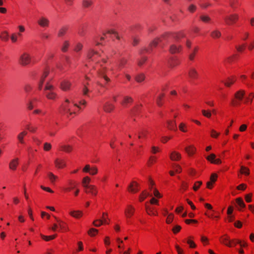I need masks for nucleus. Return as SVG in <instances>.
<instances>
[{"label":"nucleus","instance_id":"32","mask_svg":"<svg viewBox=\"0 0 254 254\" xmlns=\"http://www.w3.org/2000/svg\"><path fill=\"white\" fill-rule=\"evenodd\" d=\"M133 99L129 96H125L123 100L121 102V104L124 106H127V104L131 103Z\"/></svg>","mask_w":254,"mask_h":254},{"label":"nucleus","instance_id":"40","mask_svg":"<svg viewBox=\"0 0 254 254\" xmlns=\"http://www.w3.org/2000/svg\"><path fill=\"white\" fill-rule=\"evenodd\" d=\"M135 79L137 82L140 83L145 79V75L143 73H140L137 75Z\"/></svg>","mask_w":254,"mask_h":254},{"label":"nucleus","instance_id":"6","mask_svg":"<svg viewBox=\"0 0 254 254\" xmlns=\"http://www.w3.org/2000/svg\"><path fill=\"white\" fill-rule=\"evenodd\" d=\"M135 209V208L131 204L127 205L125 209V215L127 219H129L133 216Z\"/></svg>","mask_w":254,"mask_h":254},{"label":"nucleus","instance_id":"26","mask_svg":"<svg viewBox=\"0 0 254 254\" xmlns=\"http://www.w3.org/2000/svg\"><path fill=\"white\" fill-rule=\"evenodd\" d=\"M165 97V94L164 93L160 94L158 95L155 99V102L156 104L158 106H161L163 105V99Z\"/></svg>","mask_w":254,"mask_h":254},{"label":"nucleus","instance_id":"35","mask_svg":"<svg viewBox=\"0 0 254 254\" xmlns=\"http://www.w3.org/2000/svg\"><path fill=\"white\" fill-rule=\"evenodd\" d=\"M240 172L242 174H244L246 176H248L250 174L249 169L246 167L244 166H242L241 167V169H240Z\"/></svg>","mask_w":254,"mask_h":254},{"label":"nucleus","instance_id":"47","mask_svg":"<svg viewBox=\"0 0 254 254\" xmlns=\"http://www.w3.org/2000/svg\"><path fill=\"white\" fill-rule=\"evenodd\" d=\"M146 211L147 214L149 215H156V213L154 211V209L153 208L146 206Z\"/></svg>","mask_w":254,"mask_h":254},{"label":"nucleus","instance_id":"64","mask_svg":"<svg viewBox=\"0 0 254 254\" xmlns=\"http://www.w3.org/2000/svg\"><path fill=\"white\" fill-rule=\"evenodd\" d=\"M219 134H220V133L217 132L216 131H215L214 129H212L211 131L210 135L212 137L217 138L219 135Z\"/></svg>","mask_w":254,"mask_h":254},{"label":"nucleus","instance_id":"53","mask_svg":"<svg viewBox=\"0 0 254 254\" xmlns=\"http://www.w3.org/2000/svg\"><path fill=\"white\" fill-rule=\"evenodd\" d=\"M69 46V43L68 41H65L64 42L63 44V46L62 47V51L64 52H65L67 51L68 47Z\"/></svg>","mask_w":254,"mask_h":254},{"label":"nucleus","instance_id":"58","mask_svg":"<svg viewBox=\"0 0 254 254\" xmlns=\"http://www.w3.org/2000/svg\"><path fill=\"white\" fill-rule=\"evenodd\" d=\"M0 38L3 40L7 41L8 39V34L6 31H4L2 33Z\"/></svg>","mask_w":254,"mask_h":254},{"label":"nucleus","instance_id":"16","mask_svg":"<svg viewBox=\"0 0 254 254\" xmlns=\"http://www.w3.org/2000/svg\"><path fill=\"white\" fill-rule=\"evenodd\" d=\"M76 185V183L75 181L72 180H69L67 181V187L64 188V190L65 192H69L75 188Z\"/></svg>","mask_w":254,"mask_h":254},{"label":"nucleus","instance_id":"21","mask_svg":"<svg viewBox=\"0 0 254 254\" xmlns=\"http://www.w3.org/2000/svg\"><path fill=\"white\" fill-rule=\"evenodd\" d=\"M72 146L69 144H62L60 146V150L66 153H70L72 151Z\"/></svg>","mask_w":254,"mask_h":254},{"label":"nucleus","instance_id":"48","mask_svg":"<svg viewBox=\"0 0 254 254\" xmlns=\"http://www.w3.org/2000/svg\"><path fill=\"white\" fill-rule=\"evenodd\" d=\"M190 238H193V237H190V238L187 240V243H188V244L189 245L190 247V248H195L196 246L195 244L194 243V242L193 241H191V240H190Z\"/></svg>","mask_w":254,"mask_h":254},{"label":"nucleus","instance_id":"3","mask_svg":"<svg viewBox=\"0 0 254 254\" xmlns=\"http://www.w3.org/2000/svg\"><path fill=\"white\" fill-rule=\"evenodd\" d=\"M54 87L49 82H47L44 90L45 94L48 99L54 100L56 98L57 95L54 92Z\"/></svg>","mask_w":254,"mask_h":254},{"label":"nucleus","instance_id":"50","mask_svg":"<svg viewBox=\"0 0 254 254\" xmlns=\"http://www.w3.org/2000/svg\"><path fill=\"white\" fill-rule=\"evenodd\" d=\"M93 224L94 226L98 227L103 225V222L101 219H97L93 221Z\"/></svg>","mask_w":254,"mask_h":254},{"label":"nucleus","instance_id":"8","mask_svg":"<svg viewBox=\"0 0 254 254\" xmlns=\"http://www.w3.org/2000/svg\"><path fill=\"white\" fill-rule=\"evenodd\" d=\"M182 49V46L179 43L176 42L171 44L170 46L169 51L171 54L179 53Z\"/></svg>","mask_w":254,"mask_h":254},{"label":"nucleus","instance_id":"46","mask_svg":"<svg viewBox=\"0 0 254 254\" xmlns=\"http://www.w3.org/2000/svg\"><path fill=\"white\" fill-rule=\"evenodd\" d=\"M98 232V230L97 229H95V228H91L88 231V234L90 236L93 237V236H95L97 234Z\"/></svg>","mask_w":254,"mask_h":254},{"label":"nucleus","instance_id":"22","mask_svg":"<svg viewBox=\"0 0 254 254\" xmlns=\"http://www.w3.org/2000/svg\"><path fill=\"white\" fill-rule=\"evenodd\" d=\"M185 151L189 156H191L195 153L196 148L193 145H190L185 148Z\"/></svg>","mask_w":254,"mask_h":254},{"label":"nucleus","instance_id":"31","mask_svg":"<svg viewBox=\"0 0 254 254\" xmlns=\"http://www.w3.org/2000/svg\"><path fill=\"white\" fill-rule=\"evenodd\" d=\"M91 179L88 176L84 177L82 181V185L84 188H87L90 186L89 183H90Z\"/></svg>","mask_w":254,"mask_h":254},{"label":"nucleus","instance_id":"55","mask_svg":"<svg viewBox=\"0 0 254 254\" xmlns=\"http://www.w3.org/2000/svg\"><path fill=\"white\" fill-rule=\"evenodd\" d=\"M173 167L176 173H180L182 172V168L180 165L174 164Z\"/></svg>","mask_w":254,"mask_h":254},{"label":"nucleus","instance_id":"13","mask_svg":"<svg viewBox=\"0 0 254 254\" xmlns=\"http://www.w3.org/2000/svg\"><path fill=\"white\" fill-rule=\"evenodd\" d=\"M85 192L93 196H96L98 193V189L95 186L90 185V186L85 188Z\"/></svg>","mask_w":254,"mask_h":254},{"label":"nucleus","instance_id":"34","mask_svg":"<svg viewBox=\"0 0 254 254\" xmlns=\"http://www.w3.org/2000/svg\"><path fill=\"white\" fill-rule=\"evenodd\" d=\"M27 134V131H23L22 132H21V133H20L18 134L17 138H18V140L19 141V142L23 144L24 143V140H23V138Z\"/></svg>","mask_w":254,"mask_h":254},{"label":"nucleus","instance_id":"19","mask_svg":"<svg viewBox=\"0 0 254 254\" xmlns=\"http://www.w3.org/2000/svg\"><path fill=\"white\" fill-rule=\"evenodd\" d=\"M167 128L172 130L176 131L177 130V125L175 120H168L167 122Z\"/></svg>","mask_w":254,"mask_h":254},{"label":"nucleus","instance_id":"45","mask_svg":"<svg viewBox=\"0 0 254 254\" xmlns=\"http://www.w3.org/2000/svg\"><path fill=\"white\" fill-rule=\"evenodd\" d=\"M179 129L183 132H187V127L185 124L184 123H181L180 125L179 126Z\"/></svg>","mask_w":254,"mask_h":254},{"label":"nucleus","instance_id":"12","mask_svg":"<svg viewBox=\"0 0 254 254\" xmlns=\"http://www.w3.org/2000/svg\"><path fill=\"white\" fill-rule=\"evenodd\" d=\"M230 240V237L227 234H224L219 238V241L221 244L229 248L231 247Z\"/></svg>","mask_w":254,"mask_h":254},{"label":"nucleus","instance_id":"23","mask_svg":"<svg viewBox=\"0 0 254 254\" xmlns=\"http://www.w3.org/2000/svg\"><path fill=\"white\" fill-rule=\"evenodd\" d=\"M18 164V159L15 158L10 162L9 164V168L10 170L15 171L16 169Z\"/></svg>","mask_w":254,"mask_h":254},{"label":"nucleus","instance_id":"11","mask_svg":"<svg viewBox=\"0 0 254 254\" xmlns=\"http://www.w3.org/2000/svg\"><path fill=\"white\" fill-rule=\"evenodd\" d=\"M100 66L101 68L97 71L99 76L103 78L107 82H110V79L105 75V72L107 71V68L103 66L102 64H101Z\"/></svg>","mask_w":254,"mask_h":254},{"label":"nucleus","instance_id":"38","mask_svg":"<svg viewBox=\"0 0 254 254\" xmlns=\"http://www.w3.org/2000/svg\"><path fill=\"white\" fill-rule=\"evenodd\" d=\"M211 36L213 38H218L221 35V32L218 30H215L211 32Z\"/></svg>","mask_w":254,"mask_h":254},{"label":"nucleus","instance_id":"49","mask_svg":"<svg viewBox=\"0 0 254 254\" xmlns=\"http://www.w3.org/2000/svg\"><path fill=\"white\" fill-rule=\"evenodd\" d=\"M105 110L106 111L112 110L114 109V106L111 103H106L104 106Z\"/></svg>","mask_w":254,"mask_h":254},{"label":"nucleus","instance_id":"42","mask_svg":"<svg viewBox=\"0 0 254 254\" xmlns=\"http://www.w3.org/2000/svg\"><path fill=\"white\" fill-rule=\"evenodd\" d=\"M57 236V235H53L51 236H45L44 235H41V238L46 241H49L50 240L54 239Z\"/></svg>","mask_w":254,"mask_h":254},{"label":"nucleus","instance_id":"62","mask_svg":"<svg viewBox=\"0 0 254 254\" xmlns=\"http://www.w3.org/2000/svg\"><path fill=\"white\" fill-rule=\"evenodd\" d=\"M215 157L216 155L212 153L206 157V159L212 163V161L215 160Z\"/></svg>","mask_w":254,"mask_h":254},{"label":"nucleus","instance_id":"18","mask_svg":"<svg viewBox=\"0 0 254 254\" xmlns=\"http://www.w3.org/2000/svg\"><path fill=\"white\" fill-rule=\"evenodd\" d=\"M170 158L172 161H178L181 159V154L176 151H173L170 154Z\"/></svg>","mask_w":254,"mask_h":254},{"label":"nucleus","instance_id":"4","mask_svg":"<svg viewBox=\"0 0 254 254\" xmlns=\"http://www.w3.org/2000/svg\"><path fill=\"white\" fill-rule=\"evenodd\" d=\"M31 62V57L29 54L24 52L22 54L19 59V63L22 66H26Z\"/></svg>","mask_w":254,"mask_h":254},{"label":"nucleus","instance_id":"29","mask_svg":"<svg viewBox=\"0 0 254 254\" xmlns=\"http://www.w3.org/2000/svg\"><path fill=\"white\" fill-rule=\"evenodd\" d=\"M236 202L238 206H239L238 209L241 210V208H244L245 207L246 205L243 201V199L241 197H238L236 199Z\"/></svg>","mask_w":254,"mask_h":254},{"label":"nucleus","instance_id":"52","mask_svg":"<svg viewBox=\"0 0 254 254\" xmlns=\"http://www.w3.org/2000/svg\"><path fill=\"white\" fill-rule=\"evenodd\" d=\"M82 47H83V45L82 44H81L80 43H77L75 44V45L74 46V50L75 52H78L80 51V50H81V49H82Z\"/></svg>","mask_w":254,"mask_h":254},{"label":"nucleus","instance_id":"39","mask_svg":"<svg viewBox=\"0 0 254 254\" xmlns=\"http://www.w3.org/2000/svg\"><path fill=\"white\" fill-rule=\"evenodd\" d=\"M108 216V213L106 212H103L102 213V219H101V220H102V221L103 222V224H109Z\"/></svg>","mask_w":254,"mask_h":254},{"label":"nucleus","instance_id":"41","mask_svg":"<svg viewBox=\"0 0 254 254\" xmlns=\"http://www.w3.org/2000/svg\"><path fill=\"white\" fill-rule=\"evenodd\" d=\"M157 161V158L154 156H151L147 162V165L151 166Z\"/></svg>","mask_w":254,"mask_h":254},{"label":"nucleus","instance_id":"27","mask_svg":"<svg viewBox=\"0 0 254 254\" xmlns=\"http://www.w3.org/2000/svg\"><path fill=\"white\" fill-rule=\"evenodd\" d=\"M94 55L100 56V55L98 52L95 51L93 49H90L87 53V58H88V59L91 60L92 61H94V59L93 58V57Z\"/></svg>","mask_w":254,"mask_h":254},{"label":"nucleus","instance_id":"1","mask_svg":"<svg viewBox=\"0 0 254 254\" xmlns=\"http://www.w3.org/2000/svg\"><path fill=\"white\" fill-rule=\"evenodd\" d=\"M245 92L244 90H240L234 94V97L231 99V105L233 107H239L243 99L245 103H252L254 97V94L251 93L249 96H245Z\"/></svg>","mask_w":254,"mask_h":254},{"label":"nucleus","instance_id":"60","mask_svg":"<svg viewBox=\"0 0 254 254\" xmlns=\"http://www.w3.org/2000/svg\"><path fill=\"white\" fill-rule=\"evenodd\" d=\"M52 145L50 143L46 142L44 144V150L46 151H50L51 149Z\"/></svg>","mask_w":254,"mask_h":254},{"label":"nucleus","instance_id":"30","mask_svg":"<svg viewBox=\"0 0 254 254\" xmlns=\"http://www.w3.org/2000/svg\"><path fill=\"white\" fill-rule=\"evenodd\" d=\"M69 214L75 218H80L83 215L82 211L79 210L70 211Z\"/></svg>","mask_w":254,"mask_h":254},{"label":"nucleus","instance_id":"54","mask_svg":"<svg viewBox=\"0 0 254 254\" xmlns=\"http://www.w3.org/2000/svg\"><path fill=\"white\" fill-rule=\"evenodd\" d=\"M173 218H174V215L173 213H170L167 217V219H166V223L167 224H170L172 222L173 220Z\"/></svg>","mask_w":254,"mask_h":254},{"label":"nucleus","instance_id":"10","mask_svg":"<svg viewBox=\"0 0 254 254\" xmlns=\"http://www.w3.org/2000/svg\"><path fill=\"white\" fill-rule=\"evenodd\" d=\"M37 23L42 28H47L50 25V20L45 16H41L37 20Z\"/></svg>","mask_w":254,"mask_h":254},{"label":"nucleus","instance_id":"56","mask_svg":"<svg viewBox=\"0 0 254 254\" xmlns=\"http://www.w3.org/2000/svg\"><path fill=\"white\" fill-rule=\"evenodd\" d=\"M181 228H182V227L181 226L176 225L173 228L172 231L174 234H176L180 231V230H181Z\"/></svg>","mask_w":254,"mask_h":254},{"label":"nucleus","instance_id":"5","mask_svg":"<svg viewBox=\"0 0 254 254\" xmlns=\"http://www.w3.org/2000/svg\"><path fill=\"white\" fill-rule=\"evenodd\" d=\"M82 171L84 173H88L90 175H96L98 172V169L96 166L91 167L90 165L87 164L83 168Z\"/></svg>","mask_w":254,"mask_h":254},{"label":"nucleus","instance_id":"28","mask_svg":"<svg viewBox=\"0 0 254 254\" xmlns=\"http://www.w3.org/2000/svg\"><path fill=\"white\" fill-rule=\"evenodd\" d=\"M47 176L50 182L53 184H54L56 181L58 179V177L57 176L55 175L53 173L50 172L47 173Z\"/></svg>","mask_w":254,"mask_h":254},{"label":"nucleus","instance_id":"37","mask_svg":"<svg viewBox=\"0 0 254 254\" xmlns=\"http://www.w3.org/2000/svg\"><path fill=\"white\" fill-rule=\"evenodd\" d=\"M67 27L66 26H63L58 31V36L59 37L63 36L66 32L67 30Z\"/></svg>","mask_w":254,"mask_h":254},{"label":"nucleus","instance_id":"33","mask_svg":"<svg viewBox=\"0 0 254 254\" xmlns=\"http://www.w3.org/2000/svg\"><path fill=\"white\" fill-rule=\"evenodd\" d=\"M197 50L198 48L195 47L191 51H190L189 55V58L190 61H193L194 60L195 55L197 52Z\"/></svg>","mask_w":254,"mask_h":254},{"label":"nucleus","instance_id":"59","mask_svg":"<svg viewBox=\"0 0 254 254\" xmlns=\"http://www.w3.org/2000/svg\"><path fill=\"white\" fill-rule=\"evenodd\" d=\"M235 80L231 78H228L227 80L224 82V84L225 86L227 87H230L231 85L233 84L235 82Z\"/></svg>","mask_w":254,"mask_h":254},{"label":"nucleus","instance_id":"20","mask_svg":"<svg viewBox=\"0 0 254 254\" xmlns=\"http://www.w3.org/2000/svg\"><path fill=\"white\" fill-rule=\"evenodd\" d=\"M189 76L192 79H196L198 77V73L194 68H190L188 71Z\"/></svg>","mask_w":254,"mask_h":254},{"label":"nucleus","instance_id":"25","mask_svg":"<svg viewBox=\"0 0 254 254\" xmlns=\"http://www.w3.org/2000/svg\"><path fill=\"white\" fill-rule=\"evenodd\" d=\"M49 71L47 70H45L44 71L42 75L41 76V77L40 78V81L39 83V89H40V90L42 89L43 83L44 81L45 78L48 76V75L49 74Z\"/></svg>","mask_w":254,"mask_h":254},{"label":"nucleus","instance_id":"24","mask_svg":"<svg viewBox=\"0 0 254 254\" xmlns=\"http://www.w3.org/2000/svg\"><path fill=\"white\" fill-rule=\"evenodd\" d=\"M70 86L71 83L67 80H64L61 83V88L64 91L69 90Z\"/></svg>","mask_w":254,"mask_h":254},{"label":"nucleus","instance_id":"15","mask_svg":"<svg viewBox=\"0 0 254 254\" xmlns=\"http://www.w3.org/2000/svg\"><path fill=\"white\" fill-rule=\"evenodd\" d=\"M128 190L131 193H136L139 190L138 184L135 181L131 182L128 187Z\"/></svg>","mask_w":254,"mask_h":254},{"label":"nucleus","instance_id":"61","mask_svg":"<svg viewBox=\"0 0 254 254\" xmlns=\"http://www.w3.org/2000/svg\"><path fill=\"white\" fill-rule=\"evenodd\" d=\"M86 103V101L83 100L82 101L80 102L79 105H77L76 104H75V106H76L79 110H83L84 107Z\"/></svg>","mask_w":254,"mask_h":254},{"label":"nucleus","instance_id":"51","mask_svg":"<svg viewBox=\"0 0 254 254\" xmlns=\"http://www.w3.org/2000/svg\"><path fill=\"white\" fill-rule=\"evenodd\" d=\"M238 244H241V240L238 239L230 240V244H231V247L236 246Z\"/></svg>","mask_w":254,"mask_h":254},{"label":"nucleus","instance_id":"14","mask_svg":"<svg viewBox=\"0 0 254 254\" xmlns=\"http://www.w3.org/2000/svg\"><path fill=\"white\" fill-rule=\"evenodd\" d=\"M161 41V39L160 38H157L154 39L152 42L149 44V46L148 48H145L143 49V51H145L147 53H150L152 50L153 47H155L157 46L159 42Z\"/></svg>","mask_w":254,"mask_h":254},{"label":"nucleus","instance_id":"63","mask_svg":"<svg viewBox=\"0 0 254 254\" xmlns=\"http://www.w3.org/2000/svg\"><path fill=\"white\" fill-rule=\"evenodd\" d=\"M200 18L204 22H208L210 21V18L207 15H201Z\"/></svg>","mask_w":254,"mask_h":254},{"label":"nucleus","instance_id":"57","mask_svg":"<svg viewBox=\"0 0 254 254\" xmlns=\"http://www.w3.org/2000/svg\"><path fill=\"white\" fill-rule=\"evenodd\" d=\"M201 185H202V182H201V181L196 182L194 184V186L193 187V190L194 191L197 190Z\"/></svg>","mask_w":254,"mask_h":254},{"label":"nucleus","instance_id":"7","mask_svg":"<svg viewBox=\"0 0 254 254\" xmlns=\"http://www.w3.org/2000/svg\"><path fill=\"white\" fill-rule=\"evenodd\" d=\"M55 167L58 169H62L66 166V162L65 159L61 158H57L54 161Z\"/></svg>","mask_w":254,"mask_h":254},{"label":"nucleus","instance_id":"44","mask_svg":"<svg viewBox=\"0 0 254 254\" xmlns=\"http://www.w3.org/2000/svg\"><path fill=\"white\" fill-rule=\"evenodd\" d=\"M148 192L146 191H143L142 192V193L140 194L139 197V200L140 202L143 201L148 196Z\"/></svg>","mask_w":254,"mask_h":254},{"label":"nucleus","instance_id":"36","mask_svg":"<svg viewBox=\"0 0 254 254\" xmlns=\"http://www.w3.org/2000/svg\"><path fill=\"white\" fill-rule=\"evenodd\" d=\"M93 4V1L91 0H83L82 5L84 8H88Z\"/></svg>","mask_w":254,"mask_h":254},{"label":"nucleus","instance_id":"43","mask_svg":"<svg viewBox=\"0 0 254 254\" xmlns=\"http://www.w3.org/2000/svg\"><path fill=\"white\" fill-rule=\"evenodd\" d=\"M180 64L177 59H172L169 62V64L171 67H173Z\"/></svg>","mask_w":254,"mask_h":254},{"label":"nucleus","instance_id":"9","mask_svg":"<svg viewBox=\"0 0 254 254\" xmlns=\"http://www.w3.org/2000/svg\"><path fill=\"white\" fill-rule=\"evenodd\" d=\"M238 15L234 14L224 17V19L227 25H230L234 23L238 19Z\"/></svg>","mask_w":254,"mask_h":254},{"label":"nucleus","instance_id":"2","mask_svg":"<svg viewBox=\"0 0 254 254\" xmlns=\"http://www.w3.org/2000/svg\"><path fill=\"white\" fill-rule=\"evenodd\" d=\"M185 34L183 31H180L176 33H166L163 35L162 37L166 39L167 38H173L176 42L179 43L181 38L185 37Z\"/></svg>","mask_w":254,"mask_h":254},{"label":"nucleus","instance_id":"17","mask_svg":"<svg viewBox=\"0 0 254 254\" xmlns=\"http://www.w3.org/2000/svg\"><path fill=\"white\" fill-rule=\"evenodd\" d=\"M57 222L58 223L59 228V232H66L68 231V225L66 223L61 220H57Z\"/></svg>","mask_w":254,"mask_h":254}]
</instances>
